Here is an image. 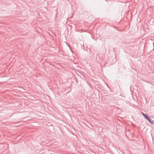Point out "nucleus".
<instances>
[{"label": "nucleus", "instance_id": "obj_1", "mask_svg": "<svg viewBox=\"0 0 154 154\" xmlns=\"http://www.w3.org/2000/svg\"><path fill=\"white\" fill-rule=\"evenodd\" d=\"M141 113L143 116L149 122L152 124H154V121L152 120V119L147 115L141 112Z\"/></svg>", "mask_w": 154, "mask_h": 154}, {"label": "nucleus", "instance_id": "obj_2", "mask_svg": "<svg viewBox=\"0 0 154 154\" xmlns=\"http://www.w3.org/2000/svg\"><path fill=\"white\" fill-rule=\"evenodd\" d=\"M76 74L78 75H81L83 77L85 76V74L82 71H77Z\"/></svg>", "mask_w": 154, "mask_h": 154}]
</instances>
